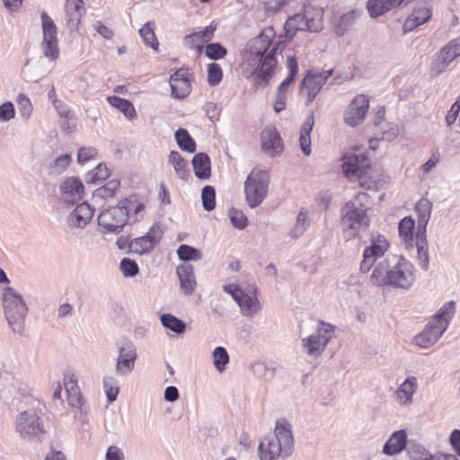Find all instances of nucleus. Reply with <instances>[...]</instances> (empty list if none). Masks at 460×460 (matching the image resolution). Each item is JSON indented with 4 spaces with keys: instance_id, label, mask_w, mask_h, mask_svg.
I'll use <instances>...</instances> for the list:
<instances>
[{
    "instance_id": "37998d69",
    "label": "nucleus",
    "mask_w": 460,
    "mask_h": 460,
    "mask_svg": "<svg viewBox=\"0 0 460 460\" xmlns=\"http://www.w3.org/2000/svg\"><path fill=\"white\" fill-rule=\"evenodd\" d=\"M103 388L109 402H114L119 391L118 380L112 376H105L103 377Z\"/></svg>"
},
{
    "instance_id": "6e6552de",
    "label": "nucleus",
    "mask_w": 460,
    "mask_h": 460,
    "mask_svg": "<svg viewBox=\"0 0 460 460\" xmlns=\"http://www.w3.org/2000/svg\"><path fill=\"white\" fill-rule=\"evenodd\" d=\"M455 303L445 304L432 317L426 328L414 337V343L421 349L433 346L447 331L454 313Z\"/></svg>"
},
{
    "instance_id": "9d476101",
    "label": "nucleus",
    "mask_w": 460,
    "mask_h": 460,
    "mask_svg": "<svg viewBox=\"0 0 460 460\" xmlns=\"http://www.w3.org/2000/svg\"><path fill=\"white\" fill-rule=\"evenodd\" d=\"M270 176L262 170H252L244 181V195L251 208L260 206L268 194Z\"/></svg>"
},
{
    "instance_id": "a878e982",
    "label": "nucleus",
    "mask_w": 460,
    "mask_h": 460,
    "mask_svg": "<svg viewBox=\"0 0 460 460\" xmlns=\"http://www.w3.org/2000/svg\"><path fill=\"white\" fill-rule=\"evenodd\" d=\"M412 0H369L367 7L371 17L376 18L392 8L403 6Z\"/></svg>"
},
{
    "instance_id": "473e14b6",
    "label": "nucleus",
    "mask_w": 460,
    "mask_h": 460,
    "mask_svg": "<svg viewBox=\"0 0 460 460\" xmlns=\"http://www.w3.org/2000/svg\"><path fill=\"white\" fill-rule=\"evenodd\" d=\"M432 202L426 198L420 199L415 206V211L418 216V230L426 232L427 225L430 219L432 211Z\"/></svg>"
},
{
    "instance_id": "4468645a",
    "label": "nucleus",
    "mask_w": 460,
    "mask_h": 460,
    "mask_svg": "<svg viewBox=\"0 0 460 460\" xmlns=\"http://www.w3.org/2000/svg\"><path fill=\"white\" fill-rule=\"evenodd\" d=\"M115 374L119 376H128L134 369L137 358V348L129 340L120 341L118 345Z\"/></svg>"
},
{
    "instance_id": "4c0bfd02",
    "label": "nucleus",
    "mask_w": 460,
    "mask_h": 460,
    "mask_svg": "<svg viewBox=\"0 0 460 460\" xmlns=\"http://www.w3.org/2000/svg\"><path fill=\"white\" fill-rule=\"evenodd\" d=\"M155 24L154 22H148L139 29V35L142 38L144 43L157 51L159 42L155 33Z\"/></svg>"
},
{
    "instance_id": "69168bd1",
    "label": "nucleus",
    "mask_w": 460,
    "mask_h": 460,
    "mask_svg": "<svg viewBox=\"0 0 460 460\" xmlns=\"http://www.w3.org/2000/svg\"><path fill=\"white\" fill-rule=\"evenodd\" d=\"M287 93L277 91L276 101L273 105L274 111L279 113L282 111L286 107Z\"/></svg>"
},
{
    "instance_id": "20e7f679",
    "label": "nucleus",
    "mask_w": 460,
    "mask_h": 460,
    "mask_svg": "<svg viewBox=\"0 0 460 460\" xmlns=\"http://www.w3.org/2000/svg\"><path fill=\"white\" fill-rule=\"evenodd\" d=\"M143 209V203L133 196L120 200L115 207L103 209L98 216V225L102 233L119 234L128 220L133 216H137Z\"/></svg>"
},
{
    "instance_id": "0e129e2a",
    "label": "nucleus",
    "mask_w": 460,
    "mask_h": 460,
    "mask_svg": "<svg viewBox=\"0 0 460 460\" xmlns=\"http://www.w3.org/2000/svg\"><path fill=\"white\" fill-rule=\"evenodd\" d=\"M93 27L102 38L106 40H111L114 36L113 31L100 21L94 22Z\"/></svg>"
},
{
    "instance_id": "aec40b11",
    "label": "nucleus",
    "mask_w": 460,
    "mask_h": 460,
    "mask_svg": "<svg viewBox=\"0 0 460 460\" xmlns=\"http://www.w3.org/2000/svg\"><path fill=\"white\" fill-rule=\"evenodd\" d=\"M243 316L252 318L261 310V305L257 296V288L249 286L244 289L235 301Z\"/></svg>"
},
{
    "instance_id": "f8f14e48",
    "label": "nucleus",
    "mask_w": 460,
    "mask_h": 460,
    "mask_svg": "<svg viewBox=\"0 0 460 460\" xmlns=\"http://www.w3.org/2000/svg\"><path fill=\"white\" fill-rule=\"evenodd\" d=\"M42 41L40 48L45 58L50 62L55 61L59 56L58 41V29L53 19L45 12L40 13Z\"/></svg>"
},
{
    "instance_id": "f3484780",
    "label": "nucleus",
    "mask_w": 460,
    "mask_h": 460,
    "mask_svg": "<svg viewBox=\"0 0 460 460\" xmlns=\"http://www.w3.org/2000/svg\"><path fill=\"white\" fill-rule=\"evenodd\" d=\"M389 248V243L383 235H377L372 239L371 244L367 246L363 253V260L360 263V270L367 272L374 263L382 258Z\"/></svg>"
},
{
    "instance_id": "58836bf2",
    "label": "nucleus",
    "mask_w": 460,
    "mask_h": 460,
    "mask_svg": "<svg viewBox=\"0 0 460 460\" xmlns=\"http://www.w3.org/2000/svg\"><path fill=\"white\" fill-rule=\"evenodd\" d=\"M107 101L112 107L121 111L128 119H131L136 116L135 108L129 101L115 95L108 97Z\"/></svg>"
},
{
    "instance_id": "79ce46f5",
    "label": "nucleus",
    "mask_w": 460,
    "mask_h": 460,
    "mask_svg": "<svg viewBox=\"0 0 460 460\" xmlns=\"http://www.w3.org/2000/svg\"><path fill=\"white\" fill-rule=\"evenodd\" d=\"M162 324L170 331L181 334L185 329V323L171 314H164L160 317Z\"/></svg>"
},
{
    "instance_id": "423d86ee",
    "label": "nucleus",
    "mask_w": 460,
    "mask_h": 460,
    "mask_svg": "<svg viewBox=\"0 0 460 460\" xmlns=\"http://www.w3.org/2000/svg\"><path fill=\"white\" fill-rule=\"evenodd\" d=\"M369 206V196L359 192L354 200L345 204L341 209V226L347 238H353L357 231L364 225L367 226V211Z\"/></svg>"
},
{
    "instance_id": "2f4dec72",
    "label": "nucleus",
    "mask_w": 460,
    "mask_h": 460,
    "mask_svg": "<svg viewBox=\"0 0 460 460\" xmlns=\"http://www.w3.org/2000/svg\"><path fill=\"white\" fill-rule=\"evenodd\" d=\"M414 227L415 222L410 217H403L399 223V234L408 250L414 248V242L416 241V234H413Z\"/></svg>"
},
{
    "instance_id": "8fccbe9b",
    "label": "nucleus",
    "mask_w": 460,
    "mask_h": 460,
    "mask_svg": "<svg viewBox=\"0 0 460 460\" xmlns=\"http://www.w3.org/2000/svg\"><path fill=\"white\" fill-rule=\"evenodd\" d=\"M411 460H442L439 456L431 455L420 445L411 446L409 449Z\"/></svg>"
},
{
    "instance_id": "5701e85b",
    "label": "nucleus",
    "mask_w": 460,
    "mask_h": 460,
    "mask_svg": "<svg viewBox=\"0 0 460 460\" xmlns=\"http://www.w3.org/2000/svg\"><path fill=\"white\" fill-rule=\"evenodd\" d=\"M261 148L268 155L274 156L283 150L281 137L274 127H267L261 133Z\"/></svg>"
},
{
    "instance_id": "338daca9",
    "label": "nucleus",
    "mask_w": 460,
    "mask_h": 460,
    "mask_svg": "<svg viewBox=\"0 0 460 460\" xmlns=\"http://www.w3.org/2000/svg\"><path fill=\"white\" fill-rule=\"evenodd\" d=\"M223 290L226 293L229 294L233 297V299L236 301V299L240 296V295L244 289H242L241 288L235 285H225L223 287Z\"/></svg>"
},
{
    "instance_id": "864d4df0",
    "label": "nucleus",
    "mask_w": 460,
    "mask_h": 460,
    "mask_svg": "<svg viewBox=\"0 0 460 460\" xmlns=\"http://www.w3.org/2000/svg\"><path fill=\"white\" fill-rule=\"evenodd\" d=\"M119 267L125 277H134L139 270L137 262L129 258L122 259Z\"/></svg>"
},
{
    "instance_id": "680f3d73",
    "label": "nucleus",
    "mask_w": 460,
    "mask_h": 460,
    "mask_svg": "<svg viewBox=\"0 0 460 460\" xmlns=\"http://www.w3.org/2000/svg\"><path fill=\"white\" fill-rule=\"evenodd\" d=\"M96 155H97V150L93 146L81 147L78 150L77 162L79 164L85 163V162L89 161L90 159L95 157Z\"/></svg>"
},
{
    "instance_id": "72a5a7b5",
    "label": "nucleus",
    "mask_w": 460,
    "mask_h": 460,
    "mask_svg": "<svg viewBox=\"0 0 460 460\" xmlns=\"http://www.w3.org/2000/svg\"><path fill=\"white\" fill-rule=\"evenodd\" d=\"M192 166L196 177L208 179L211 175V164L209 156L205 153H199L192 158Z\"/></svg>"
},
{
    "instance_id": "2eb2a0df",
    "label": "nucleus",
    "mask_w": 460,
    "mask_h": 460,
    "mask_svg": "<svg viewBox=\"0 0 460 460\" xmlns=\"http://www.w3.org/2000/svg\"><path fill=\"white\" fill-rule=\"evenodd\" d=\"M332 73L333 69L324 71L309 70L307 72L302 81V88L306 91L307 104L314 100Z\"/></svg>"
},
{
    "instance_id": "6e6d98bb",
    "label": "nucleus",
    "mask_w": 460,
    "mask_h": 460,
    "mask_svg": "<svg viewBox=\"0 0 460 460\" xmlns=\"http://www.w3.org/2000/svg\"><path fill=\"white\" fill-rule=\"evenodd\" d=\"M229 218L233 226L238 229H243L247 225V217L243 211L238 209H231L229 211Z\"/></svg>"
},
{
    "instance_id": "0eeeda50",
    "label": "nucleus",
    "mask_w": 460,
    "mask_h": 460,
    "mask_svg": "<svg viewBox=\"0 0 460 460\" xmlns=\"http://www.w3.org/2000/svg\"><path fill=\"white\" fill-rule=\"evenodd\" d=\"M323 9L314 5H305L303 12L288 18L285 22L284 37L291 40L297 31L318 32L323 27Z\"/></svg>"
},
{
    "instance_id": "412c9836",
    "label": "nucleus",
    "mask_w": 460,
    "mask_h": 460,
    "mask_svg": "<svg viewBox=\"0 0 460 460\" xmlns=\"http://www.w3.org/2000/svg\"><path fill=\"white\" fill-rule=\"evenodd\" d=\"M84 189V184L79 178L68 177L59 187L61 199L66 204H75L82 199Z\"/></svg>"
},
{
    "instance_id": "13d9d810",
    "label": "nucleus",
    "mask_w": 460,
    "mask_h": 460,
    "mask_svg": "<svg viewBox=\"0 0 460 460\" xmlns=\"http://www.w3.org/2000/svg\"><path fill=\"white\" fill-rule=\"evenodd\" d=\"M15 117L14 105L11 102H5L0 105V122H7Z\"/></svg>"
},
{
    "instance_id": "1a4fd4ad",
    "label": "nucleus",
    "mask_w": 460,
    "mask_h": 460,
    "mask_svg": "<svg viewBox=\"0 0 460 460\" xmlns=\"http://www.w3.org/2000/svg\"><path fill=\"white\" fill-rule=\"evenodd\" d=\"M2 304L4 316L13 332L21 333L28 307L21 294L12 287H5L2 291Z\"/></svg>"
},
{
    "instance_id": "3c124183",
    "label": "nucleus",
    "mask_w": 460,
    "mask_h": 460,
    "mask_svg": "<svg viewBox=\"0 0 460 460\" xmlns=\"http://www.w3.org/2000/svg\"><path fill=\"white\" fill-rule=\"evenodd\" d=\"M202 206L205 210L211 211L216 206V191L214 187L207 185L201 191Z\"/></svg>"
},
{
    "instance_id": "7c9ffc66",
    "label": "nucleus",
    "mask_w": 460,
    "mask_h": 460,
    "mask_svg": "<svg viewBox=\"0 0 460 460\" xmlns=\"http://www.w3.org/2000/svg\"><path fill=\"white\" fill-rule=\"evenodd\" d=\"M216 29L217 25L211 23L210 25L207 26L203 31L187 35L184 38L185 44L190 48L196 47L199 50H201V44L208 42L212 40Z\"/></svg>"
},
{
    "instance_id": "a211bd4d",
    "label": "nucleus",
    "mask_w": 460,
    "mask_h": 460,
    "mask_svg": "<svg viewBox=\"0 0 460 460\" xmlns=\"http://www.w3.org/2000/svg\"><path fill=\"white\" fill-rule=\"evenodd\" d=\"M163 230L159 226H153L143 236L132 240V252L139 255L150 253L159 243Z\"/></svg>"
},
{
    "instance_id": "a18cd8bd",
    "label": "nucleus",
    "mask_w": 460,
    "mask_h": 460,
    "mask_svg": "<svg viewBox=\"0 0 460 460\" xmlns=\"http://www.w3.org/2000/svg\"><path fill=\"white\" fill-rule=\"evenodd\" d=\"M309 226L307 213L301 210L296 220V224L290 232V235L293 238H298L304 234Z\"/></svg>"
},
{
    "instance_id": "c756f323",
    "label": "nucleus",
    "mask_w": 460,
    "mask_h": 460,
    "mask_svg": "<svg viewBox=\"0 0 460 460\" xmlns=\"http://www.w3.org/2000/svg\"><path fill=\"white\" fill-rule=\"evenodd\" d=\"M49 69L44 67V60L40 58L38 60H28L22 69L25 79L30 82H38L44 77Z\"/></svg>"
},
{
    "instance_id": "603ef678",
    "label": "nucleus",
    "mask_w": 460,
    "mask_h": 460,
    "mask_svg": "<svg viewBox=\"0 0 460 460\" xmlns=\"http://www.w3.org/2000/svg\"><path fill=\"white\" fill-rule=\"evenodd\" d=\"M287 66L288 68V75L281 84L290 86L298 73V63L296 58L295 57H288Z\"/></svg>"
},
{
    "instance_id": "4be33fe9",
    "label": "nucleus",
    "mask_w": 460,
    "mask_h": 460,
    "mask_svg": "<svg viewBox=\"0 0 460 460\" xmlns=\"http://www.w3.org/2000/svg\"><path fill=\"white\" fill-rule=\"evenodd\" d=\"M172 95L177 99H183L188 96L191 90L189 72L187 69L180 68L170 77Z\"/></svg>"
},
{
    "instance_id": "a19ab883",
    "label": "nucleus",
    "mask_w": 460,
    "mask_h": 460,
    "mask_svg": "<svg viewBox=\"0 0 460 460\" xmlns=\"http://www.w3.org/2000/svg\"><path fill=\"white\" fill-rule=\"evenodd\" d=\"M175 139L181 150L189 153H194L196 150V144L189 132L184 128H179L175 132Z\"/></svg>"
},
{
    "instance_id": "39448f33",
    "label": "nucleus",
    "mask_w": 460,
    "mask_h": 460,
    "mask_svg": "<svg viewBox=\"0 0 460 460\" xmlns=\"http://www.w3.org/2000/svg\"><path fill=\"white\" fill-rule=\"evenodd\" d=\"M342 169L349 179L357 176L359 185L366 190H376L382 181L379 170L369 164L365 155H346Z\"/></svg>"
},
{
    "instance_id": "052dcab7",
    "label": "nucleus",
    "mask_w": 460,
    "mask_h": 460,
    "mask_svg": "<svg viewBox=\"0 0 460 460\" xmlns=\"http://www.w3.org/2000/svg\"><path fill=\"white\" fill-rule=\"evenodd\" d=\"M52 104L61 118L69 119L73 117V112L70 111L69 107L66 105L62 101L54 98Z\"/></svg>"
},
{
    "instance_id": "09e8293b",
    "label": "nucleus",
    "mask_w": 460,
    "mask_h": 460,
    "mask_svg": "<svg viewBox=\"0 0 460 460\" xmlns=\"http://www.w3.org/2000/svg\"><path fill=\"white\" fill-rule=\"evenodd\" d=\"M71 162L69 155H62L57 157L49 165V174L58 175L65 172Z\"/></svg>"
},
{
    "instance_id": "c03bdc74",
    "label": "nucleus",
    "mask_w": 460,
    "mask_h": 460,
    "mask_svg": "<svg viewBox=\"0 0 460 460\" xmlns=\"http://www.w3.org/2000/svg\"><path fill=\"white\" fill-rule=\"evenodd\" d=\"M177 254L180 260L187 261H199L202 257L199 250L187 244H181L177 250Z\"/></svg>"
},
{
    "instance_id": "bb28decb",
    "label": "nucleus",
    "mask_w": 460,
    "mask_h": 460,
    "mask_svg": "<svg viewBox=\"0 0 460 460\" xmlns=\"http://www.w3.org/2000/svg\"><path fill=\"white\" fill-rule=\"evenodd\" d=\"M407 440L408 437L404 429L393 432L384 445L383 453L386 456H394L401 453L405 448Z\"/></svg>"
},
{
    "instance_id": "f03ea898",
    "label": "nucleus",
    "mask_w": 460,
    "mask_h": 460,
    "mask_svg": "<svg viewBox=\"0 0 460 460\" xmlns=\"http://www.w3.org/2000/svg\"><path fill=\"white\" fill-rule=\"evenodd\" d=\"M415 279L414 265L397 254H388L378 261L370 276V281L375 286H389L403 290L410 289Z\"/></svg>"
},
{
    "instance_id": "f704fd0d",
    "label": "nucleus",
    "mask_w": 460,
    "mask_h": 460,
    "mask_svg": "<svg viewBox=\"0 0 460 460\" xmlns=\"http://www.w3.org/2000/svg\"><path fill=\"white\" fill-rule=\"evenodd\" d=\"M314 125V117L313 113H311L304 122L300 129V147L305 155H309L312 152L311 150V137L310 133L313 130Z\"/></svg>"
},
{
    "instance_id": "b1692460",
    "label": "nucleus",
    "mask_w": 460,
    "mask_h": 460,
    "mask_svg": "<svg viewBox=\"0 0 460 460\" xmlns=\"http://www.w3.org/2000/svg\"><path fill=\"white\" fill-rule=\"evenodd\" d=\"M418 388V382L415 376L407 377L395 391L397 402L402 406H409L412 403L413 394Z\"/></svg>"
},
{
    "instance_id": "e433bc0d",
    "label": "nucleus",
    "mask_w": 460,
    "mask_h": 460,
    "mask_svg": "<svg viewBox=\"0 0 460 460\" xmlns=\"http://www.w3.org/2000/svg\"><path fill=\"white\" fill-rule=\"evenodd\" d=\"M169 162L172 164L176 174L180 179L183 181L188 180L190 172L187 167V162L177 151H172L170 153Z\"/></svg>"
},
{
    "instance_id": "49530a36",
    "label": "nucleus",
    "mask_w": 460,
    "mask_h": 460,
    "mask_svg": "<svg viewBox=\"0 0 460 460\" xmlns=\"http://www.w3.org/2000/svg\"><path fill=\"white\" fill-rule=\"evenodd\" d=\"M16 102L22 119L27 121L33 110L31 100L24 93H19L17 95Z\"/></svg>"
},
{
    "instance_id": "de8ad7c7",
    "label": "nucleus",
    "mask_w": 460,
    "mask_h": 460,
    "mask_svg": "<svg viewBox=\"0 0 460 460\" xmlns=\"http://www.w3.org/2000/svg\"><path fill=\"white\" fill-rule=\"evenodd\" d=\"M214 366L218 372H223L229 363V355L224 347H217L213 351Z\"/></svg>"
},
{
    "instance_id": "c85d7f7f",
    "label": "nucleus",
    "mask_w": 460,
    "mask_h": 460,
    "mask_svg": "<svg viewBox=\"0 0 460 460\" xmlns=\"http://www.w3.org/2000/svg\"><path fill=\"white\" fill-rule=\"evenodd\" d=\"M84 12L83 0H66L65 13L67 25L76 28Z\"/></svg>"
},
{
    "instance_id": "774afa93",
    "label": "nucleus",
    "mask_w": 460,
    "mask_h": 460,
    "mask_svg": "<svg viewBox=\"0 0 460 460\" xmlns=\"http://www.w3.org/2000/svg\"><path fill=\"white\" fill-rule=\"evenodd\" d=\"M106 460H122V452L117 447H110L106 452Z\"/></svg>"
},
{
    "instance_id": "6ab92c4d",
    "label": "nucleus",
    "mask_w": 460,
    "mask_h": 460,
    "mask_svg": "<svg viewBox=\"0 0 460 460\" xmlns=\"http://www.w3.org/2000/svg\"><path fill=\"white\" fill-rule=\"evenodd\" d=\"M94 209L86 202L77 205L66 217V226L71 231L84 229L92 220Z\"/></svg>"
},
{
    "instance_id": "ddd939ff",
    "label": "nucleus",
    "mask_w": 460,
    "mask_h": 460,
    "mask_svg": "<svg viewBox=\"0 0 460 460\" xmlns=\"http://www.w3.org/2000/svg\"><path fill=\"white\" fill-rule=\"evenodd\" d=\"M15 429L22 438L29 440L45 433L42 421L33 409L22 411L17 416Z\"/></svg>"
},
{
    "instance_id": "7ed1b4c3",
    "label": "nucleus",
    "mask_w": 460,
    "mask_h": 460,
    "mask_svg": "<svg viewBox=\"0 0 460 460\" xmlns=\"http://www.w3.org/2000/svg\"><path fill=\"white\" fill-rule=\"evenodd\" d=\"M294 451L292 427L286 420L276 421L274 432L265 436L258 446L260 460H279L289 457Z\"/></svg>"
},
{
    "instance_id": "e2e57ef3",
    "label": "nucleus",
    "mask_w": 460,
    "mask_h": 460,
    "mask_svg": "<svg viewBox=\"0 0 460 460\" xmlns=\"http://www.w3.org/2000/svg\"><path fill=\"white\" fill-rule=\"evenodd\" d=\"M449 64L445 58L438 54L432 63L431 70L435 75H439L446 70Z\"/></svg>"
},
{
    "instance_id": "ea45409f",
    "label": "nucleus",
    "mask_w": 460,
    "mask_h": 460,
    "mask_svg": "<svg viewBox=\"0 0 460 460\" xmlns=\"http://www.w3.org/2000/svg\"><path fill=\"white\" fill-rule=\"evenodd\" d=\"M361 12L358 10L349 11L341 15L336 23V33L343 35L349 26L360 16Z\"/></svg>"
},
{
    "instance_id": "c9c22d12",
    "label": "nucleus",
    "mask_w": 460,
    "mask_h": 460,
    "mask_svg": "<svg viewBox=\"0 0 460 460\" xmlns=\"http://www.w3.org/2000/svg\"><path fill=\"white\" fill-rule=\"evenodd\" d=\"M414 247L417 249L418 259L420 261V266L423 270H428L429 267V252H428V242L426 238V232L417 231L416 241L414 242Z\"/></svg>"
},
{
    "instance_id": "9b49d317",
    "label": "nucleus",
    "mask_w": 460,
    "mask_h": 460,
    "mask_svg": "<svg viewBox=\"0 0 460 460\" xmlns=\"http://www.w3.org/2000/svg\"><path fill=\"white\" fill-rule=\"evenodd\" d=\"M334 335V327L321 322L316 332L301 341V348L305 354L312 358L319 357Z\"/></svg>"
},
{
    "instance_id": "cd10ccee",
    "label": "nucleus",
    "mask_w": 460,
    "mask_h": 460,
    "mask_svg": "<svg viewBox=\"0 0 460 460\" xmlns=\"http://www.w3.org/2000/svg\"><path fill=\"white\" fill-rule=\"evenodd\" d=\"M176 273L181 282V290L186 295H191L197 285L192 265L188 263L180 265L176 269Z\"/></svg>"
},
{
    "instance_id": "4d7b16f0",
    "label": "nucleus",
    "mask_w": 460,
    "mask_h": 460,
    "mask_svg": "<svg viewBox=\"0 0 460 460\" xmlns=\"http://www.w3.org/2000/svg\"><path fill=\"white\" fill-rule=\"evenodd\" d=\"M226 49L219 43H210L206 47V55L210 59H219L226 56Z\"/></svg>"
},
{
    "instance_id": "bf43d9fd",
    "label": "nucleus",
    "mask_w": 460,
    "mask_h": 460,
    "mask_svg": "<svg viewBox=\"0 0 460 460\" xmlns=\"http://www.w3.org/2000/svg\"><path fill=\"white\" fill-rule=\"evenodd\" d=\"M91 180L94 183L105 181L110 176V171L106 165L99 164L91 172Z\"/></svg>"
},
{
    "instance_id": "f257e3e1",
    "label": "nucleus",
    "mask_w": 460,
    "mask_h": 460,
    "mask_svg": "<svg viewBox=\"0 0 460 460\" xmlns=\"http://www.w3.org/2000/svg\"><path fill=\"white\" fill-rule=\"evenodd\" d=\"M276 32L273 27L264 28L260 35L251 40L243 53L244 63L251 67V73L258 71L262 81L267 84L271 78L274 68L277 65L275 58L276 51L279 49L282 41L279 40L273 48L268 51Z\"/></svg>"
},
{
    "instance_id": "dca6fc26",
    "label": "nucleus",
    "mask_w": 460,
    "mask_h": 460,
    "mask_svg": "<svg viewBox=\"0 0 460 460\" xmlns=\"http://www.w3.org/2000/svg\"><path fill=\"white\" fill-rule=\"evenodd\" d=\"M369 109V101L366 95H357L344 111V122L350 127H357L363 122Z\"/></svg>"
},
{
    "instance_id": "5fc2aeb1",
    "label": "nucleus",
    "mask_w": 460,
    "mask_h": 460,
    "mask_svg": "<svg viewBox=\"0 0 460 460\" xmlns=\"http://www.w3.org/2000/svg\"><path fill=\"white\" fill-rule=\"evenodd\" d=\"M222 69L217 63L208 65V81L210 85H217L222 80Z\"/></svg>"
},
{
    "instance_id": "393cba45",
    "label": "nucleus",
    "mask_w": 460,
    "mask_h": 460,
    "mask_svg": "<svg viewBox=\"0 0 460 460\" xmlns=\"http://www.w3.org/2000/svg\"><path fill=\"white\" fill-rule=\"evenodd\" d=\"M431 14V8L427 4L417 6L403 24L404 32L411 31L416 27L424 24L430 19Z\"/></svg>"
}]
</instances>
